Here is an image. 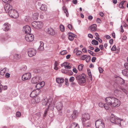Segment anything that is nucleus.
Instances as JSON below:
<instances>
[{"instance_id": "59", "label": "nucleus", "mask_w": 128, "mask_h": 128, "mask_svg": "<svg viewBox=\"0 0 128 128\" xmlns=\"http://www.w3.org/2000/svg\"><path fill=\"white\" fill-rule=\"evenodd\" d=\"M10 74L9 73H7L6 74H5V76L6 78H8L10 77Z\"/></svg>"}, {"instance_id": "15", "label": "nucleus", "mask_w": 128, "mask_h": 128, "mask_svg": "<svg viewBox=\"0 0 128 128\" xmlns=\"http://www.w3.org/2000/svg\"><path fill=\"white\" fill-rule=\"evenodd\" d=\"M97 25L95 24H93L89 27V29L91 32L95 31L97 30Z\"/></svg>"}, {"instance_id": "13", "label": "nucleus", "mask_w": 128, "mask_h": 128, "mask_svg": "<svg viewBox=\"0 0 128 128\" xmlns=\"http://www.w3.org/2000/svg\"><path fill=\"white\" fill-rule=\"evenodd\" d=\"M4 8L6 12L8 11L9 12L10 10L12 9V6L10 4H7L4 6Z\"/></svg>"}, {"instance_id": "47", "label": "nucleus", "mask_w": 128, "mask_h": 128, "mask_svg": "<svg viewBox=\"0 0 128 128\" xmlns=\"http://www.w3.org/2000/svg\"><path fill=\"white\" fill-rule=\"evenodd\" d=\"M21 115L20 112H17L16 114V116L17 117H20Z\"/></svg>"}, {"instance_id": "36", "label": "nucleus", "mask_w": 128, "mask_h": 128, "mask_svg": "<svg viewBox=\"0 0 128 128\" xmlns=\"http://www.w3.org/2000/svg\"><path fill=\"white\" fill-rule=\"evenodd\" d=\"M92 43L93 44L97 45L98 44V41L95 40H93L92 42Z\"/></svg>"}, {"instance_id": "32", "label": "nucleus", "mask_w": 128, "mask_h": 128, "mask_svg": "<svg viewBox=\"0 0 128 128\" xmlns=\"http://www.w3.org/2000/svg\"><path fill=\"white\" fill-rule=\"evenodd\" d=\"M125 2L126 1H122L119 4V7L120 8H124V7L123 5Z\"/></svg>"}, {"instance_id": "25", "label": "nucleus", "mask_w": 128, "mask_h": 128, "mask_svg": "<svg viewBox=\"0 0 128 128\" xmlns=\"http://www.w3.org/2000/svg\"><path fill=\"white\" fill-rule=\"evenodd\" d=\"M122 72L124 76L128 78V70H122Z\"/></svg>"}, {"instance_id": "22", "label": "nucleus", "mask_w": 128, "mask_h": 128, "mask_svg": "<svg viewBox=\"0 0 128 128\" xmlns=\"http://www.w3.org/2000/svg\"><path fill=\"white\" fill-rule=\"evenodd\" d=\"M70 128H80L78 124L76 123H72L71 124Z\"/></svg>"}, {"instance_id": "46", "label": "nucleus", "mask_w": 128, "mask_h": 128, "mask_svg": "<svg viewBox=\"0 0 128 128\" xmlns=\"http://www.w3.org/2000/svg\"><path fill=\"white\" fill-rule=\"evenodd\" d=\"M95 39L98 40L100 42L102 43V40L100 38L98 37H96Z\"/></svg>"}, {"instance_id": "60", "label": "nucleus", "mask_w": 128, "mask_h": 128, "mask_svg": "<svg viewBox=\"0 0 128 128\" xmlns=\"http://www.w3.org/2000/svg\"><path fill=\"white\" fill-rule=\"evenodd\" d=\"M73 71L76 73H77L78 72V71L76 68H74L72 70Z\"/></svg>"}, {"instance_id": "53", "label": "nucleus", "mask_w": 128, "mask_h": 128, "mask_svg": "<svg viewBox=\"0 0 128 128\" xmlns=\"http://www.w3.org/2000/svg\"><path fill=\"white\" fill-rule=\"evenodd\" d=\"M39 82H38L37 84L36 85V87L38 89L39 88H40L41 87L40 86V84Z\"/></svg>"}, {"instance_id": "35", "label": "nucleus", "mask_w": 128, "mask_h": 128, "mask_svg": "<svg viewBox=\"0 0 128 128\" xmlns=\"http://www.w3.org/2000/svg\"><path fill=\"white\" fill-rule=\"evenodd\" d=\"M110 105L108 103L104 104V108L106 110H108L110 108Z\"/></svg>"}, {"instance_id": "12", "label": "nucleus", "mask_w": 128, "mask_h": 128, "mask_svg": "<svg viewBox=\"0 0 128 128\" xmlns=\"http://www.w3.org/2000/svg\"><path fill=\"white\" fill-rule=\"evenodd\" d=\"M90 118V116L88 114H83L82 116V122L86 121L87 120H89Z\"/></svg>"}, {"instance_id": "31", "label": "nucleus", "mask_w": 128, "mask_h": 128, "mask_svg": "<svg viewBox=\"0 0 128 128\" xmlns=\"http://www.w3.org/2000/svg\"><path fill=\"white\" fill-rule=\"evenodd\" d=\"M47 9L46 6L44 4H42L40 8L41 10L43 11L46 10Z\"/></svg>"}, {"instance_id": "9", "label": "nucleus", "mask_w": 128, "mask_h": 128, "mask_svg": "<svg viewBox=\"0 0 128 128\" xmlns=\"http://www.w3.org/2000/svg\"><path fill=\"white\" fill-rule=\"evenodd\" d=\"M36 53V51L34 48H30L28 50V54L29 56L30 57L34 56Z\"/></svg>"}, {"instance_id": "40", "label": "nucleus", "mask_w": 128, "mask_h": 128, "mask_svg": "<svg viewBox=\"0 0 128 128\" xmlns=\"http://www.w3.org/2000/svg\"><path fill=\"white\" fill-rule=\"evenodd\" d=\"M120 84H124L125 83L124 80L123 79L120 78L119 80Z\"/></svg>"}, {"instance_id": "64", "label": "nucleus", "mask_w": 128, "mask_h": 128, "mask_svg": "<svg viewBox=\"0 0 128 128\" xmlns=\"http://www.w3.org/2000/svg\"><path fill=\"white\" fill-rule=\"evenodd\" d=\"M88 36L90 38H93V36L91 34H88Z\"/></svg>"}, {"instance_id": "18", "label": "nucleus", "mask_w": 128, "mask_h": 128, "mask_svg": "<svg viewBox=\"0 0 128 128\" xmlns=\"http://www.w3.org/2000/svg\"><path fill=\"white\" fill-rule=\"evenodd\" d=\"M48 32L49 34L52 36H54L55 34V31L51 28H48Z\"/></svg>"}, {"instance_id": "58", "label": "nucleus", "mask_w": 128, "mask_h": 128, "mask_svg": "<svg viewBox=\"0 0 128 128\" xmlns=\"http://www.w3.org/2000/svg\"><path fill=\"white\" fill-rule=\"evenodd\" d=\"M96 22L97 23H100L101 22V21L100 19V18H97L96 20Z\"/></svg>"}, {"instance_id": "50", "label": "nucleus", "mask_w": 128, "mask_h": 128, "mask_svg": "<svg viewBox=\"0 0 128 128\" xmlns=\"http://www.w3.org/2000/svg\"><path fill=\"white\" fill-rule=\"evenodd\" d=\"M124 66L126 69L128 70V63H125L124 64Z\"/></svg>"}, {"instance_id": "37", "label": "nucleus", "mask_w": 128, "mask_h": 128, "mask_svg": "<svg viewBox=\"0 0 128 128\" xmlns=\"http://www.w3.org/2000/svg\"><path fill=\"white\" fill-rule=\"evenodd\" d=\"M84 65L83 64H80L79 65L78 67V68L80 71H81L82 70L83 67Z\"/></svg>"}, {"instance_id": "45", "label": "nucleus", "mask_w": 128, "mask_h": 128, "mask_svg": "<svg viewBox=\"0 0 128 128\" xmlns=\"http://www.w3.org/2000/svg\"><path fill=\"white\" fill-rule=\"evenodd\" d=\"M90 56H87V57L86 58V61L87 62H88L90 60Z\"/></svg>"}, {"instance_id": "34", "label": "nucleus", "mask_w": 128, "mask_h": 128, "mask_svg": "<svg viewBox=\"0 0 128 128\" xmlns=\"http://www.w3.org/2000/svg\"><path fill=\"white\" fill-rule=\"evenodd\" d=\"M34 100L35 102L36 103H38L40 101V98L38 96H36L34 98Z\"/></svg>"}, {"instance_id": "5", "label": "nucleus", "mask_w": 128, "mask_h": 128, "mask_svg": "<svg viewBox=\"0 0 128 128\" xmlns=\"http://www.w3.org/2000/svg\"><path fill=\"white\" fill-rule=\"evenodd\" d=\"M8 14L10 17L14 18H17L19 16V14L18 12L14 9L10 10L9 11Z\"/></svg>"}, {"instance_id": "63", "label": "nucleus", "mask_w": 128, "mask_h": 128, "mask_svg": "<svg viewBox=\"0 0 128 128\" xmlns=\"http://www.w3.org/2000/svg\"><path fill=\"white\" fill-rule=\"evenodd\" d=\"M82 51L83 52H87V50L85 47L84 48H82Z\"/></svg>"}, {"instance_id": "29", "label": "nucleus", "mask_w": 128, "mask_h": 128, "mask_svg": "<svg viewBox=\"0 0 128 128\" xmlns=\"http://www.w3.org/2000/svg\"><path fill=\"white\" fill-rule=\"evenodd\" d=\"M63 9L65 13L66 14V16L67 17L68 16V14L67 10L66 9V7L65 6H63Z\"/></svg>"}, {"instance_id": "52", "label": "nucleus", "mask_w": 128, "mask_h": 128, "mask_svg": "<svg viewBox=\"0 0 128 128\" xmlns=\"http://www.w3.org/2000/svg\"><path fill=\"white\" fill-rule=\"evenodd\" d=\"M88 52L90 53L91 55H92V56H94V54L93 52L92 51L90 50H88Z\"/></svg>"}, {"instance_id": "33", "label": "nucleus", "mask_w": 128, "mask_h": 128, "mask_svg": "<svg viewBox=\"0 0 128 128\" xmlns=\"http://www.w3.org/2000/svg\"><path fill=\"white\" fill-rule=\"evenodd\" d=\"M6 71V68H4L2 70H1L0 72V74L2 75H4Z\"/></svg>"}, {"instance_id": "6", "label": "nucleus", "mask_w": 128, "mask_h": 128, "mask_svg": "<svg viewBox=\"0 0 128 128\" xmlns=\"http://www.w3.org/2000/svg\"><path fill=\"white\" fill-rule=\"evenodd\" d=\"M95 125L97 128H104L105 126L104 122L101 119L96 121Z\"/></svg>"}, {"instance_id": "7", "label": "nucleus", "mask_w": 128, "mask_h": 128, "mask_svg": "<svg viewBox=\"0 0 128 128\" xmlns=\"http://www.w3.org/2000/svg\"><path fill=\"white\" fill-rule=\"evenodd\" d=\"M25 39L26 41L28 42H32L34 40V36L31 34H27L25 36Z\"/></svg>"}, {"instance_id": "62", "label": "nucleus", "mask_w": 128, "mask_h": 128, "mask_svg": "<svg viewBox=\"0 0 128 128\" xmlns=\"http://www.w3.org/2000/svg\"><path fill=\"white\" fill-rule=\"evenodd\" d=\"M88 18L90 20H91L93 18V17L92 16H89L88 17Z\"/></svg>"}, {"instance_id": "16", "label": "nucleus", "mask_w": 128, "mask_h": 128, "mask_svg": "<svg viewBox=\"0 0 128 128\" xmlns=\"http://www.w3.org/2000/svg\"><path fill=\"white\" fill-rule=\"evenodd\" d=\"M10 24L7 23H6L4 25L3 28L4 30L5 31H7L10 29Z\"/></svg>"}, {"instance_id": "57", "label": "nucleus", "mask_w": 128, "mask_h": 128, "mask_svg": "<svg viewBox=\"0 0 128 128\" xmlns=\"http://www.w3.org/2000/svg\"><path fill=\"white\" fill-rule=\"evenodd\" d=\"M96 58L95 57H92V61L93 62H95L96 60Z\"/></svg>"}, {"instance_id": "4", "label": "nucleus", "mask_w": 128, "mask_h": 128, "mask_svg": "<svg viewBox=\"0 0 128 128\" xmlns=\"http://www.w3.org/2000/svg\"><path fill=\"white\" fill-rule=\"evenodd\" d=\"M32 25L34 28L37 29H39L42 28L44 24L41 22L34 21L32 22Z\"/></svg>"}, {"instance_id": "43", "label": "nucleus", "mask_w": 128, "mask_h": 128, "mask_svg": "<svg viewBox=\"0 0 128 128\" xmlns=\"http://www.w3.org/2000/svg\"><path fill=\"white\" fill-rule=\"evenodd\" d=\"M74 78L73 76L71 77L69 79V81L70 82H73L74 80Z\"/></svg>"}, {"instance_id": "24", "label": "nucleus", "mask_w": 128, "mask_h": 128, "mask_svg": "<svg viewBox=\"0 0 128 128\" xmlns=\"http://www.w3.org/2000/svg\"><path fill=\"white\" fill-rule=\"evenodd\" d=\"M40 45L38 48V50H42L44 49V43L42 42H40Z\"/></svg>"}, {"instance_id": "56", "label": "nucleus", "mask_w": 128, "mask_h": 128, "mask_svg": "<svg viewBox=\"0 0 128 128\" xmlns=\"http://www.w3.org/2000/svg\"><path fill=\"white\" fill-rule=\"evenodd\" d=\"M82 52L81 51L78 50V51L76 53V54L77 55H79L81 54L82 53Z\"/></svg>"}, {"instance_id": "44", "label": "nucleus", "mask_w": 128, "mask_h": 128, "mask_svg": "<svg viewBox=\"0 0 128 128\" xmlns=\"http://www.w3.org/2000/svg\"><path fill=\"white\" fill-rule=\"evenodd\" d=\"M87 56L86 55H82L81 58V59L82 60H84L86 59Z\"/></svg>"}, {"instance_id": "38", "label": "nucleus", "mask_w": 128, "mask_h": 128, "mask_svg": "<svg viewBox=\"0 0 128 128\" xmlns=\"http://www.w3.org/2000/svg\"><path fill=\"white\" fill-rule=\"evenodd\" d=\"M67 52L66 50H63L60 53V54L64 55L67 54Z\"/></svg>"}, {"instance_id": "21", "label": "nucleus", "mask_w": 128, "mask_h": 128, "mask_svg": "<svg viewBox=\"0 0 128 128\" xmlns=\"http://www.w3.org/2000/svg\"><path fill=\"white\" fill-rule=\"evenodd\" d=\"M56 106L58 110H60L63 108L62 104L61 102H59L57 104Z\"/></svg>"}, {"instance_id": "11", "label": "nucleus", "mask_w": 128, "mask_h": 128, "mask_svg": "<svg viewBox=\"0 0 128 128\" xmlns=\"http://www.w3.org/2000/svg\"><path fill=\"white\" fill-rule=\"evenodd\" d=\"M41 80V78L39 76L33 78L32 80V82L33 84H36L40 82Z\"/></svg>"}, {"instance_id": "19", "label": "nucleus", "mask_w": 128, "mask_h": 128, "mask_svg": "<svg viewBox=\"0 0 128 128\" xmlns=\"http://www.w3.org/2000/svg\"><path fill=\"white\" fill-rule=\"evenodd\" d=\"M48 104V105H50V103H49L48 100V98H44L42 101V104L44 106L47 105Z\"/></svg>"}, {"instance_id": "26", "label": "nucleus", "mask_w": 128, "mask_h": 128, "mask_svg": "<svg viewBox=\"0 0 128 128\" xmlns=\"http://www.w3.org/2000/svg\"><path fill=\"white\" fill-rule=\"evenodd\" d=\"M84 126L86 127L89 126L90 125V123L89 121H84L82 122Z\"/></svg>"}, {"instance_id": "42", "label": "nucleus", "mask_w": 128, "mask_h": 128, "mask_svg": "<svg viewBox=\"0 0 128 128\" xmlns=\"http://www.w3.org/2000/svg\"><path fill=\"white\" fill-rule=\"evenodd\" d=\"M88 74L91 80L92 79V76L90 70H88Z\"/></svg>"}, {"instance_id": "30", "label": "nucleus", "mask_w": 128, "mask_h": 128, "mask_svg": "<svg viewBox=\"0 0 128 128\" xmlns=\"http://www.w3.org/2000/svg\"><path fill=\"white\" fill-rule=\"evenodd\" d=\"M36 90H34L31 92L30 95L31 97H34L36 95V94H35V92H36Z\"/></svg>"}, {"instance_id": "41", "label": "nucleus", "mask_w": 128, "mask_h": 128, "mask_svg": "<svg viewBox=\"0 0 128 128\" xmlns=\"http://www.w3.org/2000/svg\"><path fill=\"white\" fill-rule=\"evenodd\" d=\"M68 64L66 62V65L65 66V68L67 69H70L71 68V66L68 65Z\"/></svg>"}, {"instance_id": "20", "label": "nucleus", "mask_w": 128, "mask_h": 128, "mask_svg": "<svg viewBox=\"0 0 128 128\" xmlns=\"http://www.w3.org/2000/svg\"><path fill=\"white\" fill-rule=\"evenodd\" d=\"M78 112L77 110H74L73 113L72 115V118L73 119H74L76 118L78 116Z\"/></svg>"}, {"instance_id": "39", "label": "nucleus", "mask_w": 128, "mask_h": 128, "mask_svg": "<svg viewBox=\"0 0 128 128\" xmlns=\"http://www.w3.org/2000/svg\"><path fill=\"white\" fill-rule=\"evenodd\" d=\"M60 30L62 32H64V26L62 25H60Z\"/></svg>"}, {"instance_id": "48", "label": "nucleus", "mask_w": 128, "mask_h": 128, "mask_svg": "<svg viewBox=\"0 0 128 128\" xmlns=\"http://www.w3.org/2000/svg\"><path fill=\"white\" fill-rule=\"evenodd\" d=\"M40 84V86L41 87H43L45 84V82H42L39 83Z\"/></svg>"}, {"instance_id": "27", "label": "nucleus", "mask_w": 128, "mask_h": 128, "mask_svg": "<svg viewBox=\"0 0 128 128\" xmlns=\"http://www.w3.org/2000/svg\"><path fill=\"white\" fill-rule=\"evenodd\" d=\"M39 14L38 13H35L33 14V18L34 20H37L38 18Z\"/></svg>"}, {"instance_id": "49", "label": "nucleus", "mask_w": 128, "mask_h": 128, "mask_svg": "<svg viewBox=\"0 0 128 128\" xmlns=\"http://www.w3.org/2000/svg\"><path fill=\"white\" fill-rule=\"evenodd\" d=\"M98 69L99 71V72L100 73H102L104 70L101 67H99L98 68Z\"/></svg>"}, {"instance_id": "55", "label": "nucleus", "mask_w": 128, "mask_h": 128, "mask_svg": "<svg viewBox=\"0 0 128 128\" xmlns=\"http://www.w3.org/2000/svg\"><path fill=\"white\" fill-rule=\"evenodd\" d=\"M121 89L122 90L123 92H124L125 94H127L128 91L126 90L124 88H122Z\"/></svg>"}, {"instance_id": "3", "label": "nucleus", "mask_w": 128, "mask_h": 128, "mask_svg": "<svg viewBox=\"0 0 128 128\" xmlns=\"http://www.w3.org/2000/svg\"><path fill=\"white\" fill-rule=\"evenodd\" d=\"M122 120V119L115 116L114 114H111L110 121L112 122L118 124H121V121Z\"/></svg>"}, {"instance_id": "8", "label": "nucleus", "mask_w": 128, "mask_h": 128, "mask_svg": "<svg viewBox=\"0 0 128 128\" xmlns=\"http://www.w3.org/2000/svg\"><path fill=\"white\" fill-rule=\"evenodd\" d=\"M31 76L32 75L30 73H26L22 75V79L23 80H29L31 78Z\"/></svg>"}, {"instance_id": "14", "label": "nucleus", "mask_w": 128, "mask_h": 128, "mask_svg": "<svg viewBox=\"0 0 128 128\" xmlns=\"http://www.w3.org/2000/svg\"><path fill=\"white\" fill-rule=\"evenodd\" d=\"M12 56L13 59L14 60H18L20 59L21 58V55L20 54H14L12 55Z\"/></svg>"}, {"instance_id": "17", "label": "nucleus", "mask_w": 128, "mask_h": 128, "mask_svg": "<svg viewBox=\"0 0 128 128\" xmlns=\"http://www.w3.org/2000/svg\"><path fill=\"white\" fill-rule=\"evenodd\" d=\"M68 36V39L71 41L73 40L74 39V38H76L77 37V36L76 35L71 33H69Z\"/></svg>"}, {"instance_id": "28", "label": "nucleus", "mask_w": 128, "mask_h": 128, "mask_svg": "<svg viewBox=\"0 0 128 128\" xmlns=\"http://www.w3.org/2000/svg\"><path fill=\"white\" fill-rule=\"evenodd\" d=\"M7 88V87L6 86H3L2 85L0 86V92H1L2 90H4Z\"/></svg>"}, {"instance_id": "1", "label": "nucleus", "mask_w": 128, "mask_h": 128, "mask_svg": "<svg viewBox=\"0 0 128 128\" xmlns=\"http://www.w3.org/2000/svg\"><path fill=\"white\" fill-rule=\"evenodd\" d=\"M105 101L112 107L115 108L120 106V102L117 98L112 96L107 97L106 98Z\"/></svg>"}, {"instance_id": "10", "label": "nucleus", "mask_w": 128, "mask_h": 128, "mask_svg": "<svg viewBox=\"0 0 128 128\" xmlns=\"http://www.w3.org/2000/svg\"><path fill=\"white\" fill-rule=\"evenodd\" d=\"M31 30V28L28 25L24 26L22 29L23 32L27 34H29Z\"/></svg>"}, {"instance_id": "51", "label": "nucleus", "mask_w": 128, "mask_h": 128, "mask_svg": "<svg viewBox=\"0 0 128 128\" xmlns=\"http://www.w3.org/2000/svg\"><path fill=\"white\" fill-rule=\"evenodd\" d=\"M98 105L100 107H104V104L102 102H100L99 103Z\"/></svg>"}, {"instance_id": "61", "label": "nucleus", "mask_w": 128, "mask_h": 128, "mask_svg": "<svg viewBox=\"0 0 128 128\" xmlns=\"http://www.w3.org/2000/svg\"><path fill=\"white\" fill-rule=\"evenodd\" d=\"M68 27L71 30L72 28V26L70 24H68Z\"/></svg>"}, {"instance_id": "2", "label": "nucleus", "mask_w": 128, "mask_h": 128, "mask_svg": "<svg viewBox=\"0 0 128 128\" xmlns=\"http://www.w3.org/2000/svg\"><path fill=\"white\" fill-rule=\"evenodd\" d=\"M86 75L84 74H82L81 75H76L75 77L76 80L80 85L84 84L86 82Z\"/></svg>"}, {"instance_id": "23", "label": "nucleus", "mask_w": 128, "mask_h": 128, "mask_svg": "<svg viewBox=\"0 0 128 128\" xmlns=\"http://www.w3.org/2000/svg\"><path fill=\"white\" fill-rule=\"evenodd\" d=\"M56 82L58 84L63 83L64 81V79L62 78H56Z\"/></svg>"}, {"instance_id": "54", "label": "nucleus", "mask_w": 128, "mask_h": 128, "mask_svg": "<svg viewBox=\"0 0 128 128\" xmlns=\"http://www.w3.org/2000/svg\"><path fill=\"white\" fill-rule=\"evenodd\" d=\"M111 50L112 51H115L116 50V46H113L112 48H111Z\"/></svg>"}]
</instances>
